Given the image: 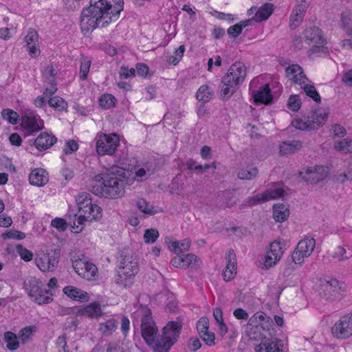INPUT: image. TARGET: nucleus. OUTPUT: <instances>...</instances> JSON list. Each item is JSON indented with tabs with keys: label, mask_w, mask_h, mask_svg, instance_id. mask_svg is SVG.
Wrapping results in <instances>:
<instances>
[{
	"label": "nucleus",
	"mask_w": 352,
	"mask_h": 352,
	"mask_svg": "<svg viewBox=\"0 0 352 352\" xmlns=\"http://www.w3.org/2000/svg\"><path fill=\"white\" fill-rule=\"evenodd\" d=\"M273 12V6L270 3H265L260 7L255 13L254 19L256 21H263L269 18Z\"/></svg>",
	"instance_id": "nucleus-35"
},
{
	"label": "nucleus",
	"mask_w": 352,
	"mask_h": 352,
	"mask_svg": "<svg viewBox=\"0 0 352 352\" xmlns=\"http://www.w3.org/2000/svg\"><path fill=\"white\" fill-rule=\"evenodd\" d=\"M344 285L337 279H320L316 292L322 300L328 301L338 298L344 291Z\"/></svg>",
	"instance_id": "nucleus-7"
},
{
	"label": "nucleus",
	"mask_w": 352,
	"mask_h": 352,
	"mask_svg": "<svg viewBox=\"0 0 352 352\" xmlns=\"http://www.w3.org/2000/svg\"><path fill=\"white\" fill-rule=\"evenodd\" d=\"M25 286L30 296H35L41 289L43 288L42 282L36 277L31 276L25 282Z\"/></svg>",
	"instance_id": "nucleus-33"
},
{
	"label": "nucleus",
	"mask_w": 352,
	"mask_h": 352,
	"mask_svg": "<svg viewBox=\"0 0 352 352\" xmlns=\"http://www.w3.org/2000/svg\"><path fill=\"white\" fill-rule=\"evenodd\" d=\"M159 237V232L155 229H148L144 234V241L146 243H153Z\"/></svg>",
	"instance_id": "nucleus-61"
},
{
	"label": "nucleus",
	"mask_w": 352,
	"mask_h": 352,
	"mask_svg": "<svg viewBox=\"0 0 352 352\" xmlns=\"http://www.w3.org/2000/svg\"><path fill=\"white\" fill-rule=\"evenodd\" d=\"M137 207L138 209L145 214H153V206L144 199H140L137 202Z\"/></svg>",
	"instance_id": "nucleus-62"
},
{
	"label": "nucleus",
	"mask_w": 352,
	"mask_h": 352,
	"mask_svg": "<svg viewBox=\"0 0 352 352\" xmlns=\"http://www.w3.org/2000/svg\"><path fill=\"white\" fill-rule=\"evenodd\" d=\"M238 85L230 81L226 82L225 77H223L221 85V95L226 99L230 98L235 92Z\"/></svg>",
	"instance_id": "nucleus-37"
},
{
	"label": "nucleus",
	"mask_w": 352,
	"mask_h": 352,
	"mask_svg": "<svg viewBox=\"0 0 352 352\" xmlns=\"http://www.w3.org/2000/svg\"><path fill=\"white\" fill-rule=\"evenodd\" d=\"M284 252V245L280 241H272L270 243L262 258L261 267L263 270H269L274 267L282 258Z\"/></svg>",
	"instance_id": "nucleus-8"
},
{
	"label": "nucleus",
	"mask_w": 352,
	"mask_h": 352,
	"mask_svg": "<svg viewBox=\"0 0 352 352\" xmlns=\"http://www.w3.org/2000/svg\"><path fill=\"white\" fill-rule=\"evenodd\" d=\"M186 47L184 45H180L176 48L173 54H167L165 56L166 61L173 65H177L182 59L185 52Z\"/></svg>",
	"instance_id": "nucleus-36"
},
{
	"label": "nucleus",
	"mask_w": 352,
	"mask_h": 352,
	"mask_svg": "<svg viewBox=\"0 0 352 352\" xmlns=\"http://www.w3.org/2000/svg\"><path fill=\"white\" fill-rule=\"evenodd\" d=\"M292 124L296 129L302 131L312 129H311V124L308 118L307 119L305 118H296L292 121Z\"/></svg>",
	"instance_id": "nucleus-55"
},
{
	"label": "nucleus",
	"mask_w": 352,
	"mask_h": 352,
	"mask_svg": "<svg viewBox=\"0 0 352 352\" xmlns=\"http://www.w3.org/2000/svg\"><path fill=\"white\" fill-rule=\"evenodd\" d=\"M209 328V320L207 318L202 317L199 319L197 324V329L199 333L201 335L202 333L208 331Z\"/></svg>",
	"instance_id": "nucleus-64"
},
{
	"label": "nucleus",
	"mask_w": 352,
	"mask_h": 352,
	"mask_svg": "<svg viewBox=\"0 0 352 352\" xmlns=\"http://www.w3.org/2000/svg\"><path fill=\"white\" fill-rule=\"evenodd\" d=\"M328 112L324 109H318L310 113L308 116L311 124V129H316L324 124L327 120Z\"/></svg>",
	"instance_id": "nucleus-23"
},
{
	"label": "nucleus",
	"mask_w": 352,
	"mask_h": 352,
	"mask_svg": "<svg viewBox=\"0 0 352 352\" xmlns=\"http://www.w3.org/2000/svg\"><path fill=\"white\" fill-rule=\"evenodd\" d=\"M329 173L328 166L322 165H315L309 166L299 173L300 177L310 183L317 184L324 179Z\"/></svg>",
	"instance_id": "nucleus-13"
},
{
	"label": "nucleus",
	"mask_w": 352,
	"mask_h": 352,
	"mask_svg": "<svg viewBox=\"0 0 352 352\" xmlns=\"http://www.w3.org/2000/svg\"><path fill=\"white\" fill-rule=\"evenodd\" d=\"M334 148L344 153L352 152V140L343 139L342 140L336 141L333 144Z\"/></svg>",
	"instance_id": "nucleus-46"
},
{
	"label": "nucleus",
	"mask_w": 352,
	"mask_h": 352,
	"mask_svg": "<svg viewBox=\"0 0 352 352\" xmlns=\"http://www.w3.org/2000/svg\"><path fill=\"white\" fill-rule=\"evenodd\" d=\"M140 270L139 263L133 254L124 255L118 267L116 283L124 289L131 287Z\"/></svg>",
	"instance_id": "nucleus-4"
},
{
	"label": "nucleus",
	"mask_w": 352,
	"mask_h": 352,
	"mask_svg": "<svg viewBox=\"0 0 352 352\" xmlns=\"http://www.w3.org/2000/svg\"><path fill=\"white\" fill-rule=\"evenodd\" d=\"M316 246L315 239L305 237L300 240L292 254V261L295 264H302L305 259L313 252Z\"/></svg>",
	"instance_id": "nucleus-10"
},
{
	"label": "nucleus",
	"mask_w": 352,
	"mask_h": 352,
	"mask_svg": "<svg viewBox=\"0 0 352 352\" xmlns=\"http://www.w3.org/2000/svg\"><path fill=\"white\" fill-rule=\"evenodd\" d=\"M255 352H281L278 344L272 341H263L254 348Z\"/></svg>",
	"instance_id": "nucleus-40"
},
{
	"label": "nucleus",
	"mask_w": 352,
	"mask_h": 352,
	"mask_svg": "<svg viewBox=\"0 0 352 352\" xmlns=\"http://www.w3.org/2000/svg\"><path fill=\"white\" fill-rule=\"evenodd\" d=\"M48 104L50 107L58 111H62L67 108V103L59 96H54L50 98Z\"/></svg>",
	"instance_id": "nucleus-50"
},
{
	"label": "nucleus",
	"mask_w": 352,
	"mask_h": 352,
	"mask_svg": "<svg viewBox=\"0 0 352 352\" xmlns=\"http://www.w3.org/2000/svg\"><path fill=\"white\" fill-rule=\"evenodd\" d=\"M16 250L21 259L25 261H30L33 258L32 252L21 245L16 246Z\"/></svg>",
	"instance_id": "nucleus-60"
},
{
	"label": "nucleus",
	"mask_w": 352,
	"mask_h": 352,
	"mask_svg": "<svg viewBox=\"0 0 352 352\" xmlns=\"http://www.w3.org/2000/svg\"><path fill=\"white\" fill-rule=\"evenodd\" d=\"M258 81V78H254L250 83V90L252 92L255 102L267 104L270 103L272 100L270 87L267 84H265L262 85L259 90H254Z\"/></svg>",
	"instance_id": "nucleus-16"
},
{
	"label": "nucleus",
	"mask_w": 352,
	"mask_h": 352,
	"mask_svg": "<svg viewBox=\"0 0 352 352\" xmlns=\"http://www.w3.org/2000/svg\"><path fill=\"white\" fill-rule=\"evenodd\" d=\"M285 73L287 78L296 85H300L309 81L304 74L302 69L298 65H290L286 68Z\"/></svg>",
	"instance_id": "nucleus-18"
},
{
	"label": "nucleus",
	"mask_w": 352,
	"mask_h": 352,
	"mask_svg": "<svg viewBox=\"0 0 352 352\" xmlns=\"http://www.w3.org/2000/svg\"><path fill=\"white\" fill-rule=\"evenodd\" d=\"M132 317L135 320L140 319L141 336L153 352H169L177 342L182 328L180 321L168 322L160 333L148 307L140 306Z\"/></svg>",
	"instance_id": "nucleus-1"
},
{
	"label": "nucleus",
	"mask_w": 352,
	"mask_h": 352,
	"mask_svg": "<svg viewBox=\"0 0 352 352\" xmlns=\"http://www.w3.org/2000/svg\"><path fill=\"white\" fill-rule=\"evenodd\" d=\"M74 270L80 276L85 277L88 272V261L78 259L73 261L72 263Z\"/></svg>",
	"instance_id": "nucleus-49"
},
{
	"label": "nucleus",
	"mask_w": 352,
	"mask_h": 352,
	"mask_svg": "<svg viewBox=\"0 0 352 352\" xmlns=\"http://www.w3.org/2000/svg\"><path fill=\"white\" fill-rule=\"evenodd\" d=\"M102 209L96 204L89 205V221L91 220L98 221L102 218Z\"/></svg>",
	"instance_id": "nucleus-57"
},
{
	"label": "nucleus",
	"mask_w": 352,
	"mask_h": 352,
	"mask_svg": "<svg viewBox=\"0 0 352 352\" xmlns=\"http://www.w3.org/2000/svg\"><path fill=\"white\" fill-rule=\"evenodd\" d=\"M118 324L115 319L111 318L99 325L98 331L103 336H111L117 329Z\"/></svg>",
	"instance_id": "nucleus-32"
},
{
	"label": "nucleus",
	"mask_w": 352,
	"mask_h": 352,
	"mask_svg": "<svg viewBox=\"0 0 352 352\" xmlns=\"http://www.w3.org/2000/svg\"><path fill=\"white\" fill-rule=\"evenodd\" d=\"M36 331L34 326H27L23 328L19 333L18 337L22 344H25L32 338Z\"/></svg>",
	"instance_id": "nucleus-44"
},
{
	"label": "nucleus",
	"mask_w": 352,
	"mask_h": 352,
	"mask_svg": "<svg viewBox=\"0 0 352 352\" xmlns=\"http://www.w3.org/2000/svg\"><path fill=\"white\" fill-rule=\"evenodd\" d=\"M53 293L50 289L42 288L35 296H30L38 305L48 304L53 300Z\"/></svg>",
	"instance_id": "nucleus-31"
},
{
	"label": "nucleus",
	"mask_w": 352,
	"mask_h": 352,
	"mask_svg": "<svg viewBox=\"0 0 352 352\" xmlns=\"http://www.w3.org/2000/svg\"><path fill=\"white\" fill-rule=\"evenodd\" d=\"M1 116L4 120L12 124H16L19 120L18 113L10 109H4L1 111Z\"/></svg>",
	"instance_id": "nucleus-52"
},
{
	"label": "nucleus",
	"mask_w": 352,
	"mask_h": 352,
	"mask_svg": "<svg viewBox=\"0 0 352 352\" xmlns=\"http://www.w3.org/2000/svg\"><path fill=\"white\" fill-rule=\"evenodd\" d=\"M236 259L233 251H229L226 258V265L223 272L224 280L229 281L234 278L236 274Z\"/></svg>",
	"instance_id": "nucleus-21"
},
{
	"label": "nucleus",
	"mask_w": 352,
	"mask_h": 352,
	"mask_svg": "<svg viewBox=\"0 0 352 352\" xmlns=\"http://www.w3.org/2000/svg\"><path fill=\"white\" fill-rule=\"evenodd\" d=\"M302 143L298 140L283 142L279 146V153L281 155H288L299 151Z\"/></svg>",
	"instance_id": "nucleus-28"
},
{
	"label": "nucleus",
	"mask_w": 352,
	"mask_h": 352,
	"mask_svg": "<svg viewBox=\"0 0 352 352\" xmlns=\"http://www.w3.org/2000/svg\"><path fill=\"white\" fill-rule=\"evenodd\" d=\"M21 126L25 136L31 135L44 128V122L32 111H26L21 118Z\"/></svg>",
	"instance_id": "nucleus-9"
},
{
	"label": "nucleus",
	"mask_w": 352,
	"mask_h": 352,
	"mask_svg": "<svg viewBox=\"0 0 352 352\" xmlns=\"http://www.w3.org/2000/svg\"><path fill=\"white\" fill-rule=\"evenodd\" d=\"M116 102V98L108 94L102 95L99 100L100 105L104 109H110L114 107Z\"/></svg>",
	"instance_id": "nucleus-51"
},
{
	"label": "nucleus",
	"mask_w": 352,
	"mask_h": 352,
	"mask_svg": "<svg viewBox=\"0 0 352 352\" xmlns=\"http://www.w3.org/2000/svg\"><path fill=\"white\" fill-rule=\"evenodd\" d=\"M272 320L264 312L257 311L249 319L246 331L251 340H261L265 337L264 331L270 329Z\"/></svg>",
	"instance_id": "nucleus-5"
},
{
	"label": "nucleus",
	"mask_w": 352,
	"mask_h": 352,
	"mask_svg": "<svg viewBox=\"0 0 352 352\" xmlns=\"http://www.w3.org/2000/svg\"><path fill=\"white\" fill-rule=\"evenodd\" d=\"M57 73L52 65H47L43 70V76L45 81L47 83L55 82Z\"/></svg>",
	"instance_id": "nucleus-53"
},
{
	"label": "nucleus",
	"mask_w": 352,
	"mask_h": 352,
	"mask_svg": "<svg viewBox=\"0 0 352 352\" xmlns=\"http://www.w3.org/2000/svg\"><path fill=\"white\" fill-rule=\"evenodd\" d=\"M63 292L69 298L78 302L85 301L88 297V294L74 286H66L63 288Z\"/></svg>",
	"instance_id": "nucleus-26"
},
{
	"label": "nucleus",
	"mask_w": 352,
	"mask_h": 352,
	"mask_svg": "<svg viewBox=\"0 0 352 352\" xmlns=\"http://www.w3.org/2000/svg\"><path fill=\"white\" fill-rule=\"evenodd\" d=\"M79 214H80L79 208H78L77 212H76L75 210H74V209L69 208L66 214V217L67 219H69L70 220H74L73 225H72L71 221H69V224L72 227V231L75 233H78L82 230L83 227L80 226L84 225L85 222H86L87 220L86 214H85L84 220L79 222V218H80Z\"/></svg>",
	"instance_id": "nucleus-25"
},
{
	"label": "nucleus",
	"mask_w": 352,
	"mask_h": 352,
	"mask_svg": "<svg viewBox=\"0 0 352 352\" xmlns=\"http://www.w3.org/2000/svg\"><path fill=\"white\" fill-rule=\"evenodd\" d=\"M87 195L86 192H82L80 194L76 201L77 203L78 208H79V222L84 220L85 219V214H86L87 210V208L88 207V204H86L85 201L87 199Z\"/></svg>",
	"instance_id": "nucleus-42"
},
{
	"label": "nucleus",
	"mask_w": 352,
	"mask_h": 352,
	"mask_svg": "<svg viewBox=\"0 0 352 352\" xmlns=\"http://www.w3.org/2000/svg\"><path fill=\"white\" fill-rule=\"evenodd\" d=\"M258 170L254 166H248L241 168L237 173V176L240 179H251L256 176Z\"/></svg>",
	"instance_id": "nucleus-45"
},
{
	"label": "nucleus",
	"mask_w": 352,
	"mask_h": 352,
	"mask_svg": "<svg viewBox=\"0 0 352 352\" xmlns=\"http://www.w3.org/2000/svg\"><path fill=\"white\" fill-rule=\"evenodd\" d=\"M29 181L32 185L43 186L48 182L47 173L43 168H36L30 174Z\"/></svg>",
	"instance_id": "nucleus-24"
},
{
	"label": "nucleus",
	"mask_w": 352,
	"mask_h": 352,
	"mask_svg": "<svg viewBox=\"0 0 352 352\" xmlns=\"http://www.w3.org/2000/svg\"><path fill=\"white\" fill-rule=\"evenodd\" d=\"M153 174V170L148 164L136 165L134 167V177H131L138 182H143L146 180Z\"/></svg>",
	"instance_id": "nucleus-27"
},
{
	"label": "nucleus",
	"mask_w": 352,
	"mask_h": 352,
	"mask_svg": "<svg viewBox=\"0 0 352 352\" xmlns=\"http://www.w3.org/2000/svg\"><path fill=\"white\" fill-rule=\"evenodd\" d=\"M59 262L57 250L40 254L35 259L36 266L43 272H53Z\"/></svg>",
	"instance_id": "nucleus-14"
},
{
	"label": "nucleus",
	"mask_w": 352,
	"mask_h": 352,
	"mask_svg": "<svg viewBox=\"0 0 352 352\" xmlns=\"http://www.w3.org/2000/svg\"><path fill=\"white\" fill-rule=\"evenodd\" d=\"M249 23L250 21L247 20L230 27L228 29V34L232 36V37H236L241 33L243 28H245L249 25Z\"/></svg>",
	"instance_id": "nucleus-54"
},
{
	"label": "nucleus",
	"mask_w": 352,
	"mask_h": 352,
	"mask_svg": "<svg viewBox=\"0 0 352 352\" xmlns=\"http://www.w3.org/2000/svg\"><path fill=\"white\" fill-rule=\"evenodd\" d=\"M341 24L346 35L352 36V12L351 11L346 10L342 13Z\"/></svg>",
	"instance_id": "nucleus-38"
},
{
	"label": "nucleus",
	"mask_w": 352,
	"mask_h": 352,
	"mask_svg": "<svg viewBox=\"0 0 352 352\" xmlns=\"http://www.w3.org/2000/svg\"><path fill=\"white\" fill-rule=\"evenodd\" d=\"M133 184L131 173L120 166H112L106 173L96 175L90 183L91 192L105 198L118 199L124 196L126 186Z\"/></svg>",
	"instance_id": "nucleus-2"
},
{
	"label": "nucleus",
	"mask_w": 352,
	"mask_h": 352,
	"mask_svg": "<svg viewBox=\"0 0 352 352\" xmlns=\"http://www.w3.org/2000/svg\"><path fill=\"white\" fill-rule=\"evenodd\" d=\"M123 0L89 1V28L105 27L116 21L123 9Z\"/></svg>",
	"instance_id": "nucleus-3"
},
{
	"label": "nucleus",
	"mask_w": 352,
	"mask_h": 352,
	"mask_svg": "<svg viewBox=\"0 0 352 352\" xmlns=\"http://www.w3.org/2000/svg\"><path fill=\"white\" fill-rule=\"evenodd\" d=\"M287 106L291 111H297L301 106V102L299 96L297 95L290 96L288 99Z\"/></svg>",
	"instance_id": "nucleus-59"
},
{
	"label": "nucleus",
	"mask_w": 352,
	"mask_h": 352,
	"mask_svg": "<svg viewBox=\"0 0 352 352\" xmlns=\"http://www.w3.org/2000/svg\"><path fill=\"white\" fill-rule=\"evenodd\" d=\"M304 38L309 47V56H320L327 52L326 39L318 28L306 29L304 31Z\"/></svg>",
	"instance_id": "nucleus-6"
},
{
	"label": "nucleus",
	"mask_w": 352,
	"mask_h": 352,
	"mask_svg": "<svg viewBox=\"0 0 352 352\" xmlns=\"http://www.w3.org/2000/svg\"><path fill=\"white\" fill-rule=\"evenodd\" d=\"M213 97L212 89L206 85H201L197 90L196 94V98L202 103L208 102L212 100Z\"/></svg>",
	"instance_id": "nucleus-34"
},
{
	"label": "nucleus",
	"mask_w": 352,
	"mask_h": 352,
	"mask_svg": "<svg viewBox=\"0 0 352 352\" xmlns=\"http://www.w3.org/2000/svg\"><path fill=\"white\" fill-rule=\"evenodd\" d=\"M213 316L216 320L220 333L221 335L225 334L227 332V327L223 322L221 309L220 308H215L213 311Z\"/></svg>",
	"instance_id": "nucleus-48"
},
{
	"label": "nucleus",
	"mask_w": 352,
	"mask_h": 352,
	"mask_svg": "<svg viewBox=\"0 0 352 352\" xmlns=\"http://www.w3.org/2000/svg\"><path fill=\"white\" fill-rule=\"evenodd\" d=\"M26 43L27 50L29 54L32 57H36L40 54V49L38 45V35L37 32L34 29H30L28 34L24 38Z\"/></svg>",
	"instance_id": "nucleus-19"
},
{
	"label": "nucleus",
	"mask_w": 352,
	"mask_h": 352,
	"mask_svg": "<svg viewBox=\"0 0 352 352\" xmlns=\"http://www.w3.org/2000/svg\"><path fill=\"white\" fill-rule=\"evenodd\" d=\"M56 346L58 348V352H69L68 346L67 344V336L63 333L56 340Z\"/></svg>",
	"instance_id": "nucleus-63"
},
{
	"label": "nucleus",
	"mask_w": 352,
	"mask_h": 352,
	"mask_svg": "<svg viewBox=\"0 0 352 352\" xmlns=\"http://www.w3.org/2000/svg\"><path fill=\"white\" fill-rule=\"evenodd\" d=\"M51 226L59 232H64L67 229L68 223L65 219L56 217L52 220Z\"/></svg>",
	"instance_id": "nucleus-58"
},
{
	"label": "nucleus",
	"mask_w": 352,
	"mask_h": 352,
	"mask_svg": "<svg viewBox=\"0 0 352 352\" xmlns=\"http://www.w3.org/2000/svg\"><path fill=\"white\" fill-rule=\"evenodd\" d=\"M182 259L184 261V265L185 269L190 268L192 270H197L202 264L201 261L193 254H187L184 256H182Z\"/></svg>",
	"instance_id": "nucleus-39"
},
{
	"label": "nucleus",
	"mask_w": 352,
	"mask_h": 352,
	"mask_svg": "<svg viewBox=\"0 0 352 352\" xmlns=\"http://www.w3.org/2000/svg\"><path fill=\"white\" fill-rule=\"evenodd\" d=\"M246 76V67L243 63L236 62L232 64L227 74L223 76L226 82L230 81L234 82L236 85L241 84Z\"/></svg>",
	"instance_id": "nucleus-17"
},
{
	"label": "nucleus",
	"mask_w": 352,
	"mask_h": 352,
	"mask_svg": "<svg viewBox=\"0 0 352 352\" xmlns=\"http://www.w3.org/2000/svg\"><path fill=\"white\" fill-rule=\"evenodd\" d=\"M1 236L3 239H13L22 240L25 238V234L18 230H10L3 233Z\"/></svg>",
	"instance_id": "nucleus-56"
},
{
	"label": "nucleus",
	"mask_w": 352,
	"mask_h": 352,
	"mask_svg": "<svg viewBox=\"0 0 352 352\" xmlns=\"http://www.w3.org/2000/svg\"><path fill=\"white\" fill-rule=\"evenodd\" d=\"M4 341L7 343V348L10 351H15L19 347V337L11 331H6L3 336Z\"/></svg>",
	"instance_id": "nucleus-41"
},
{
	"label": "nucleus",
	"mask_w": 352,
	"mask_h": 352,
	"mask_svg": "<svg viewBox=\"0 0 352 352\" xmlns=\"http://www.w3.org/2000/svg\"><path fill=\"white\" fill-rule=\"evenodd\" d=\"M283 185L276 183L268 188L264 192L259 193L250 197L248 200L250 206H255L262 203L281 197L283 195Z\"/></svg>",
	"instance_id": "nucleus-12"
},
{
	"label": "nucleus",
	"mask_w": 352,
	"mask_h": 352,
	"mask_svg": "<svg viewBox=\"0 0 352 352\" xmlns=\"http://www.w3.org/2000/svg\"><path fill=\"white\" fill-rule=\"evenodd\" d=\"M332 256L340 261L347 260L352 257V249L349 248L346 250L344 247L339 245L334 250Z\"/></svg>",
	"instance_id": "nucleus-43"
},
{
	"label": "nucleus",
	"mask_w": 352,
	"mask_h": 352,
	"mask_svg": "<svg viewBox=\"0 0 352 352\" xmlns=\"http://www.w3.org/2000/svg\"><path fill=\"white\" fill-rule=\"evenodd\" d=\"M289 215V208L283 204H275L273 206V217L276 222L285 221Z\"/></svg>",
	"instance_id": "nucleus-30"
},
{
	"label": "nucleus",
	"mask_w": 352,
	"mask_h": 352,
	"mask_svg": "<svg viewBox=\"0 0 352 352\" xmlns=\"http://www.w3.org/2000/svg\"><path fill=\"white\" fill-rule=\"evenodd\" d=\"M332 334L339 339H345L352 336V316L342 317L332 327Z\"/></svg>",
	"instance_id": "nucleus-15"
},
{
	"label": "nucleus",
	"mask_w": 352,
	"mask_h": 352,
	"mask_svg": "<svg viewBox=\"0 0 352 352\" xmlns=\"http://www.w3.org/2000/svg\"><path fill=\"white\" fill-rule=\"evenodd\" d=\"M308 7L305 0L302 1L301 3L294 7L290 15L289 25L292 28H296L301 23L305 11Z\"/></svg>",
	"instance_id": "nucleus-20"
},
{
	"label": "nucleus",
	"mask_w": 352,
	"mask_h": 352,
	"mask_svg": "<svg viewBox=\"0 0 352 352\" xmlns=\"http://www.w3.org/2000/svg\"><path fill=\"white\" fill-rule=\"evenodd\" d=\"M299 86L303 89L306 95L311 98L315 102H320V96L313 85H309L308 82H306Z\"/></svg>",
	"instance_id": "nucleus-47"
},
{
	"label": "nucleus",
	"mask_w": 352,
	"mask_h": 352,
	"mask_svg": "<svg viewBox=\"0 0 352 352\" xmlns=\"http://www.w3.org/2000/svg\"><path fill=\"white\" fill-rule=\"evenodd\" d=\"M167 244L170 250L175 254H180L188 250L190 246V241L188 239L181 241L169 240L167 241Z\"/></svg>",
	"instance_id": "nucleus-29"
},
{
	"label": "nucleus",
	"mask_w": 352,
	"mask_h": 352,
	"mask_svg": "<svg viewBox=\"0 0 352 352\" xmlns=\"http://www.w3.org/2000/svg\"><path fill=\"white\" fill-rule=\"evenodd\" d=\"M57 141V138L52 134L43 132L34 140V144L38 151H45L52 146Z\"/></svg>",
	"instance_id": "nucleus-22"
},
{
	"label": "nucleus",
	"mask_w": 352,
	"mask_h": 352,
	"mask_svg": "<svg viewBox=\"0 0 352 352\" xmlns=\"http://www.w3.org/2000/svg\"><path fill=\"white\" fill-rule=\"evenodd\" d=\"M120 144L119 136L116 133L100 135L97 140L96 151L99 155H113Z\"/></svg>",
	"instance_id": "nucleus-11"
}]
</instances>
